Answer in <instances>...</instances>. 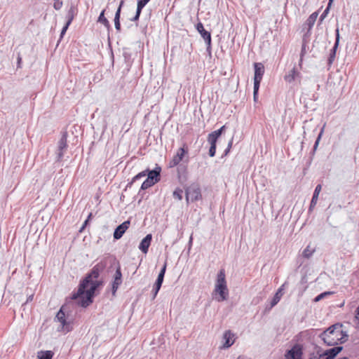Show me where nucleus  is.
I'll use <instances>...</instances> for the list:
<instances>
[{"instance_id": "nucleus-41", "label": "nucleus", "mask_w": 359, "mask_h": 359, "mask_svg": "<svg viewBox=\"0 0 359 359\" xmlns=\"http://www.w3.org/2000/svg\"><path fill=\"white\" fill-rule=\"evenodd\" d=\"M259 89H255V86L254 85V100H256L257 98V94H258Z\"/></svg>"}, {"instance_id": "nucleus-11", "label": "nucleus", "mask_w": 359, "mask_h": 359, "mask_svg": "<svg viewBox=\"0 0 359 359\" xmlns=\"http://www.w3.org/2000/svg\"><path fill=\"white\" fill-rule=\"evenodd\" d=\"M342 349L341 346H335L332 348H330L325 353V354L321 355L320 359H333Z\"/></svg>"}, {"instance_id": "nucleus-30", "label": "nucleus", "mask_w": 359, "mask_h": 359, "mask_svg": "<svg viewBox=\"0 0 359 359\" xmlns=\"http://www.w3.org/2000/svg\"><path fill=\"white\" fill-rule=\"evenodd\" d=\"M147 172H148V170H144V171H142L140 172H139L137 175H136L132 180V182H135L136 180L143 177H145L146 175H147Z\"/></svg>"}, {"instance_id": "nucleus-40", "label": "nucleus", "mask_w": 359, "mask_h": 359, "mask_svg": "<svg viewBox=\"0 0 359 359\" xmlns=\"http://www.w3.org/2000/svg\"><path fill=\"white\" fill-rule=\"evenodd\" d=\"M355 320L358 321L357 327H358V328H359V306H358V308L357 309V312H356V315H355Z\"/></svg>"}, {"instance_id": "nucleus-33", "label": "nucleus", "mask_w": 359, "mask_h": 359, "mask_svg": "<svg viewBox=\"0 0 359 359\" xmlns=\"http://www.w3.org/2000/svg\"><path fill=\"white\" fill-rule=\"evenodd\" d=\"M216 153V145H210V149H209V155L211 157H213L215 155Z\"/></svg>"}, {"instance_id": "nucleus-21", "label": "nucleus", "mask_w": 359, "mask_h": 359, "mask_svg": "<svg viewBox=\"0 0 359 359\" xmlns=\"http://www.w3.org/2000/svg\"><path fill=\"white\" fill-rule=\"evenodd\" d=\"M67 147V137H66V135H64L61 139L59 141V143H58V147H59V149L60 150V152L59 154L60 155V157H61L62 156V151L64 149H65Z\"/></svg>"}, {"instance_id": "nucleus-38", "label": "nucleus", "mask_w": 359, "mask_h": 359, "mask_svg": "<svg viewBox=\"0 0 359 359\" xmlns=\"http://www.w3.org/2000/svg\"><path fill=\"white\" fill-rule=\"evenodd\" d=\"M225 128V126H222L219 130H215V133H217L219 137Z\"/></svg>"}, {"instance_id": "nucleus-46", "label": "nucleus", "mask_w": 359, "mask_h": 359, "mask_svg": "<svg viewBox=\"0 0 359 359\" xmlns=\"http://www.w3.org/2000/svg\"><path fill=\"white\" fill-rule=\"evenodd\" d=\"M334 0H329L328 6H330Z\"/></svg>"}, {"instance_id": "nucleus-4", "label": "nucleus", "mask_w": 359, "mask_h": 359, "mask_svg": "<svg viewBox=\"0 0 359 359\" xmlns=\"http://www.w3.org/2000/svg\"><path fill=\"white\" fill-rule=\"evenodd\" d=\"M188 145L186 143H184L182 146L177 150L176 154L169 161V168H175L178 165L185 157H188Z\"/></svg>"}, {"instance_id": "nucleus-8", "label": "nucleus", "mask_w": 359, "mask_h": 359, "mask_svg": "<svg viewBox=\"0 0 359 359\" xmlns=\"http://www.w3.org/2000/svg\"><path fill=\"white\" fill-rule=\"evenodd\" d=\"M129 226L130 221H126L118 226L114 231V238L115 239H120L126 231V230L129 228Z\"/></svg>"}, {"instance_id": "nucleus-27", "label": "nucleus", "mask_w": 359, "mask_h": 359, "mask_svg": "<svg viewBox=\"0 0 359 359\" xmlns=\"http://www.w3.org/2000/svg\"><path fill=\"white\" fill-rule=\"evenodd\" d=\"M315 252V249L311 248L310 245H309L303 251V256L305 258H309Z\"/></svg>"}, {"instance_id": "nucleus-36", "label": "nucleus", "mask_w": 359, "mask_h": 359, "mask_svg": "<svg viewBox=\"0 0 359 359\" xmlns=\"http://www.w3.org/2000/svg\"><path fill=\"white\" fill-rule=\"evenodd\" d=\"M62 1H60L59 0H56L54 3V8L56 10H58L62 7Z\"/></svg>"}, {"instance_id": "nucleus-45", "label": "nucleus", "mask_w": 359, "mask_h": 359, "mask_svg": "<svg viewBox=\"0 0 359 359\" xmlns=\"http://www.w3.org/2000/svg\"><path fill=\"white\" fill-rule=\"evenodd\" d=\"M92 213L90 212L87 218V219H88V221L90 219L91 217H92Z\"/></svg>"}, {"instance_id": "nucleus-7", "label": "nucleus", "mask_w": 359, "mask_h": 359, "mask_svg": "<svg viewBox=\"0 0 359 359\" xmlns=\"http://www.w3.org/2000/svg\"><path fill=\"white\" fill-rule=\"evenodd\" d=\"M196 28L197 31L200 33L201 37L205 40V43L208 46L211 45V34L210 32L206 31L203 27V25L201 22H198Z\"/></svg>"}, {"instance_id": "nucleus-25", "label": "nucleus", "mask_w": 359, "mask_h": 359, "mask_svg": "<svg viewBox=\"0 0 359 359\" xmlns=\"http://www.w3.org/2000/svg\"><path fill=\"white\" fill-rule=\"evenodd\" d=\"M98 22H100V23L103 24L107 28H109L110 27V23L108 21V20L104 17V10H103L99 18H98Z\"/></svg>"}, {"instance_id": "nucleus-39", "label": "nucleus", "mask_w": 359, "mask_h": 359, "mask_svg": "<svg viewBox=\"0 0 359 359\" xmlns=\"http://www.w3.org/2000/svg\"><path fill=\"white\" fill-rule=\"evenodd\" d=\"M232 144H233V140H231L228 144V147H227L226 149L225 150V154H227L229 152V151L232 147Z\"/></svg>"}, {"instance_id": "nucleus-17", "label": "nucleus", "mask_w": 359, "mask_h": 359, "mask_svg": "<svg viewBox=\"0 0 359 359\" xmlns=\"http://www.w3.org/2000/svg\"><path fill=\"white\" fill-rule=\"evenodd\" d=\"M149 1L150 0H140L137 1L136 14L133 20L136 21L139 20L142 10Z\"/></svg>"}, {"instance_id": "nucleus-13", "label": "nucleus", "mask_w": 359, "mask_h": 359, "mask_svg": "<svg viewBox=\"0 0 359 359\" xmlns=\"http://www.w3.org/2000/svg\"><path fill=\"white\" fill-rule=\"evenodd\" d=\"M152 239L151 234H147L141 241L139 249L144 254L147 253Z\"/></svg>"}, {"instance_id": "nucleus-18", "label": "nucleus", "mask_w": 359, "mask_h": 359, "mask_svg": "<svg viewBox=\"0 0 359 359\" xmlns=\"http://www.w3.org/2000/svg\"><path fill=\"white\" fill-rule=\"evenodd\" d=\"M123 1H121L120 2V5L116 12V14H115V17H114V25H115V28L117 31H120L121 30V24H120V15H121V8L123 5Z\"/></svg>"}, {"instance_id": "nucleus-28", "label": "nucleus", "mask_w": 359, "mask_h": 359, "mask_svg": "<svg viewBox=\"0 0 359 359\" xmlns=\"http://www.w3.org/2000/svg\"><path fill=\"white\" fill-rule=\"evenodd\" d=\"M318 13L317 12L313 13L307 19V24L311 27H312L318 18Z\"/></svg>"}, {"instance_id": "nucleus-31", "label": "nucleus", "mask_w": 359, "mask_h": 359, "mask_svg": "<svg viewBox=\"0 0 359 359\" xmlns=\"http://www.w3.org/2000/svg\"><path fill=\"white\" fill-rule=\"evenodd\" d=\"M161 287V285H158L157 283H155V285L154 286V288H153V292H154V296H153V299H155L160 288Z\"/></svg>"}, {"instance_id": "nucleus-26", "label": "nucleus", "mask_w": 359, "mask_h": 359, "mask_svg": "<svg viewBox=\"0 0 359 359\" xmlns=\"http://www.w3.org/2000/svg\"><path fill=\"white\" fill-rule=\"evenodd\" d=\"M165 270H166V264H164V266L161 269V270L158 276L157 280L156 281V283H157L158 285H162L163 281L164 275L165 273Z\"/></svg>"}, {"instance_id": "nucleus-19", "label": "nucleus", "mask_w": 359, "mask_h": 359, "mask_svg": "<svg viewBox=\"0 0 359 359\" xmlns=\"http://www.w3.org/2000/svg\"><path fill=\"white\" fill-rule=\"evenodd\" d=\"M147 170H148V172H147L148 177H151L152 181H155V183L158 182L160 180L159 176H160L161 168H158L154 170H149V169H147Z\"/></svg>"}, {"instance_id": "nucleus-14", "label": "nucleus", "mask_w": 359, "mask_h": 359, "mask_svg": "<svg viewBox=\"0 0 359 359\" xmlns=\"http://www.w3.org/2000/svg\"><path fill=\"white\" fill-rule=\"evenodd\" d=\"M302 351L294 346L285 354V359H301Z\"/></svg>"}, {"instance_id": "nucleus-29", "label": "nucleus", "mask_w": 359, "mask_h": 359, "mask_svg": "<svg viewBox=\"0 0 359 359\" xmlns=\"http://www.w3.org/2000/svg\"><path fill=\"white\" fill-rule=\"evenodd\" d=\"M182 194H183L182 189L180 188H177L173 191V197L175 199H177L178 201H181L182 199Z\"/></svg>"}, {"instance_id": "nucleus-32", "label": "nucleus", "mask_w": 359, "mask_h": 359, "mask_svg": "<svg viewBox=\"0 0 359 359\" xmlns=\"http://www.w3.org/2000/svg\"><path fill=\"white\" fill-rule=\"evenodd\" d=\"M305 53H306V45L304 44L302 46V48L301 55H300V60H299V66H300V67H302V61H303V57H304Z\"/></svg>"}, {"instance_id": "nucleus-22", "label": "nucleus", "mask_w": 359, "mask_h": 359, "mask_svg": "<svg viewBox=\"0 0 359 359\" xmlns=\"http://www.w3.org/2000/svg\"><path fill=\"white\" fill-rule=\"evenodd\" d=\"M53 353L51 351H39L38 353V358L39 359H52L53 356Z\"/></svg>"}, {"instance_id": "nucleus-42", "label": "nucleus", "mask_w": 359, "mask_h": 359, "mask_svg": "<svg viewBox=\"0 0 359 359\" xmlns=\"http://www.w3.org/2000/svg\"><path fill=\"white\" fill-rule=\"evenodd\" d=\"M69 24H70V21H69V22L67 23V25L63 27V29H62V33H61L62 34H63L66 32V30H67V27H68V26H69Z\"/></svg>"}, {"instance_id": "nucleus-16", "label": "nucleus", "mask_w": 359, "mask_h": 359, "mask_svg": "<svg viewBox=\"0 0 359 359\" xmlns=\"http://www.w3.org/2000/svg\"><path fill=\"white\" fill-rule=\"evenodd\" d=\"M299 76V71L295 67H294L288 72L287 74L285 76L284 79L285 81L288 83H292Z\"/></svg>"}, {"instance_id": "nucleus-24", "label": "nucleus", "mask_w": 359, "mask_h": 359, "mask_svg": "<svg viewBox=\"0 0 359 359\" xmlns=\"http://www.w3.org/2000/svg\"><path fill=\"white\" fill-rule=\"evenodd\" d=\"M155 183V181L151 180V177H147L142 184L141 189L142 190L147 189L148 188L153 186Z\"/></svg>"}, {"instance_id": "nucleus-10", "label": "nucleus", "mask_w": 359, "mask_h": 359, "mask_svg": "<svg viewBox=\"0 0 359 359\" xmlns=\"http://www.w3.org/2000/svg\"><path fill=\"white\" fill-rule=\"evenodd\" d=\"M56 319L60 323L62 328L66 332H69V325L67 323L65 319V313L63 311V307L57 312Z\"/></svg>"}, {"instance_id": "nucleus-35", "label": "nucleus", "mask_w": 359, "mask_h": 359, "mask_svg": "<svg viewBox=\"0 0 359 359\" xmlns=\"http://www.w3.org/2000/svg\"><path fill=\"white\" fill-rule=\"evenodd\" d=\"M330 7V6H327V8L324 11V12L320 15V21H323V19L327 16V13L329 12Z\"/></svg>"}, {"instance_id": "nucleus-5", "label": "nucleus", "mask_w": 359, "mask_h": 359, "mask_svg": "<svg viewBox=\"0 0 359 359\" xmlns=\"http://www.w3.org/2000/svg\"><path fill=\"white\" fill-rule=\"evenodd\" d=\"M254 85L255 86V89L257 90L259 88L260 83L264 74V67L261 62H255L254 64Z\"/></svg>"}, {"instance_id": "nucleus-44", "label": "nucleus", "mask_w": 359, "mask_h": 359, "mask_svg": "<svg viewBox=\"0 0 359 359\" xmlns=\"http://www.w3.org/2000/svg\"><path fill=\"white\" fill-rule=\"evenodd\" d=\"M321 134H322V132H321V133H320V135H318V139H317V140H316V143H315V147H314L315 148H316V147L318 146V144L319 140H320V137H321Z\"/></svg>"}, {"instance_id": "nucleus-6", "label": "nucleus", "mask_w": 359, "mask_h": 359, "mask_svg": "<svg viewBox=\"0 0 359 359\" xmlns=\"http://www.w3.org/2000/svg\"><path fill=\"white\" fill-rule=\"evenodd\" d=\"M186 198L189 201H196L201 199V190L198 187H190L186 191Z\"/></svg>"}, {"instance_id": "nucleus-34", "label": "nucleus", "mask_w": 359, "mask_h": 359, "mask_svg": "<svg viewBox=\"0 0 359 359\" xmlns=\"http://www.w3.org/2000/svg\"><path fill=\"white\" fill-rule=\"evenodd\" d=\"M339 30L337 29V37H336V41H335V44L333 47V50H334V53L335 52V50L337 49L338 45H339Z\"/></svg>"}, {"instance_id": "nucleus-37", "label": "nucleus", "mask_w": 359, "mask_h": 359, "mask_svg": "<svg viewBox=\"0 0 359 359\" xmlns=\"http://www.w3.org/2000/svg\"><path fill=\"white\" fill-rule=\"evenodd\" d=\"M330 294L329 292H324V293H321L320 294H319L318 296H317L316 297V301L318 302L319 300H320L322 298H323L325 295Z\"/></svg>"}, {"instance_id": "nucleus-20", "label": "nucleus", "mask_w": 359, "mask_h": 359, "mask_svg": "<svg viewBox=\"0 0 359 359\" xmlns=\"http://www.w3.org/2000/svg\"><path fill=\"white\" fill-rule=\"evenodd\" d=\"M284 285H283L278 290V291L276 292V293L275 294L273 299H272V302H271V306H274L276 304H278V302L280 301V298L282 297L283 296V287Z\"/></svg>"}, {"instance_id": "nucleus-48", "label": "nucleus", "mask_w": 359, "mask_h": 359, "mask_svg": "<svg viewBox=\"0 0 359 359\" xmlns=\"http://www.w3.org/2000/svg\"><path fill=\"white\" fill-rule=\"evenodd\" d=\"M339 359H348L347 358H340Z\"/></svg>"}, {"instance_id": "nucleus-9", "label": "nucleus", "mask_w": 359, "mask_h": 359, "mask_svg": "<svg viewBox=\"0 0 359 359\" xmlns=\"http://www.w3.org/2000/svg\"><path fill=\"white\" fill-rule=\"evenodd\" d=\"M121 283H122V273H121V267L118 266L116 270V272L114 274V279L113 284H112L113 294H114L116 293L117 289L118 288V287L121 284Z\"/></svg>"}, {"instance_id": "nucleus-12", "label": "nucleus", "mask_w": 359, "mask_h": 359, "mask_svg": "<svg viewBox=\"0 0 359 359\" xmlns=\"http://www.w3.org/2000/svg\"><path fill=\"white\" fill-rule=\"evenodd\" d=\"M223 339L224 340V348H229L235 341V336L230 330H227L224 333Z\"/></svg>"}, {"instance_id": "nucleus-1", "label": "nucleus", "mask_w": 359, "mask_h": 359, "mask_svg": "<svg viewBox=\"0 0 359 359\" xmlns=\"http://www.w3.org/2000/svg\"><path fill=\"white\" fill-rule=\"evenodd\" d=\"M99 269L93 267L91 272L81 282L76 292L72 294V299L77 301L79 305L87 307L93 302V297L100 282L97 280Z\"/></svg>"}, {"instance_id": "nucleus-3", "label": "nucleus", "mask_w": 359, "mask_h": 359, "mask_svg": "<svg viewBox=\"0 0 359 359\" xmlns=\"http://www.w3.org/2000/svg\"><path fill=\"white\" fill-rule=\"evenodd\" d=\"M212 294L215 299L219 302H224L228 298L229 290L227 288L225 271L223 269L217 274Z\"/></svg>"}, {"instance_id": "nucleus-43", "label": "nucleus", "mask_w": 359, "mask_h": 359, "mask_svg": "<svg viewBox=\"0 0 359 359\" xmlns=\"http://www.w3.org/2000/svg\"><path fill=\"white\" fill-rule=\"evenodd\" d=\"M88 222H88V219H86V220L84 222V223H83V224L82 227L81 228V229H80V231H79L80 232H81V231L85 229L86 226L88 224Z\"/></svg>"}, {"instance_id": "nucleus-2", "label": "nucleus", "mask_w": 359, "mask_h": 359, "mask_svg": "<svg viewBox=\"0 0 359 359\" xmlns=\"http://www.w3.org/2000/svg\"><path fill=\"white\" fill-rule=\"evenodd\" d=\"M322 339L328 346H335L345 342L348 335L343 330L341 325L336 324L330 327L322 334Z\"/></svg>"}, {"instance_id": "nucleus-47", "label": "nucleus", "mask_w": 359, "mask_h": 359, "mask_svg": "<svg viewBox=\"0 0 359 359\" xmlns=\"http://www.w3.org/2000/svg\"><path fill=\"white\" fill-rule=\"evenodd\" d=\"M18 63H20V62H21V57H18Z\"/></svg>"}, {"instance_id": "nucleus-15", "label": "nucleus", "mask_w": 359, "mask_h": 359, "mask_svg": "<svg viewBox=\"0 0 359 359\" xmlns=\"http://www.w3.org/2000/svg\"><path fill=\"white\" fill-rule=\"evenodd\" d=\"M321 184H318L316 186L309 206V211H312L313 209L316 205L318 199V196L320 194V192L321 191Z\"/></svg>"}, {"instance_id": "nucleus-23", "label": "nucleus", "mask_w": 359, "mask_h": 359, "mask_svg": "<svg viewBox=\"0 0 359 359\" xmlns=\"http://www.w3.org/2000/svg\"><path fill=\"white\" fill-rule=\"evenodd\" d=\"M219 137V136L217 133H215V132L213 131L208 135V141L210 145H216L217 141Z\"/></svg>"}]
</instances>
